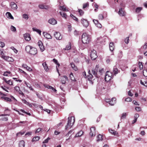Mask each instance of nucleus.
Returning a JSON list of instances; mask_svg holds the SVG:
<instances>
[{
  "instance_id": "f257e3e1",
  "label": "nucleus",
  "mask_w": 147,
  "mask_h": 147,
  "mask_svg": "<svg viewBox=\"0 0 147 147\" xmlns=\"http://www.w3.org/2000/svg\"><path fill=\"white\" fill-rule=\"evenodd\" d=\"M103 69L99 68V65H97L96 66L95 68L92 69V72L94 76L96 78H99L101 75Z\"/></svg>"
},
{
  "instance_id": "f03ea898",
  "label": "nucleus",
  "mask_w": 147,
  "mask_h": 147,
  "mask_svg": "<svg viewBox=\"0 0 147 147\" xmlns=\"http://www.w3.org/2000/svg\"><path fill=\"white\" fill-rule=\"evenodd\" d=\"M91 38L90 36L87 33L85 32L82 34V40L83 43L88 44L91 41Z\"/></svg>"
},
{
  "instance_id": "7ed1b4c3",
  "label": "nucleus",
  "mask_w": 147,
  "mask_h": 147,
  "mask_svg": "<svg viewBox=\"0 0 147 147\" xmlns=\"http://www.w3.org/2000/svg\"><path fill=\"white\" fill-rule=\"evenodd\" d=\"M26 51L31 55H34L37 53V49L29 45L27 46L25 48Z\"/></svg>"
},
{
  "instance_id": "20e7f679",
  "label": "nucleus",
  "mask_w": 147,
  "mask_h": 147,
  "mask_svg": "<svg viewBox=\"0 0 147 147\" xmlns=\"http://www.w3.org/2000/svg\"><path fill=\"white\" fill-rule=\"evenodd\" d=\"M112 73L110 71H107L105 74V79L106 81L108 82L110 81L112 78Z\"/></svg>"
},
{
  "instance_id": "39448f33",
  "label": "nucleus",
  "mask_w": 147,
  "mask_h": 147,
  "mask_svg": "<svg viewBox=\"0 0 147 147\" xmlns=\"http://www.w3.org/2000/svg\"><path fill=\"white\" fill-rule=\"evenodd\" d=\"M72 117H69L68 119V122L67 125L65 126V129L66 130L68 129L69 128H70L73 125V123L75 121V119H73V122L71 123V119Z\"/></svg>"
},
{
  "instance_id": "423d86ee",
  "label": "nucleus",
  "mask_w": 147,
  "mask_h": 147,
  "mask_svg": "<svg viewBox=\"0 0 147 147\" xmlns=\"http://www.w3.org/2000/svg\"><path fill=\"white\" fill-rule=\"evenodd\" d=\"M90 56L92 60H95L97 57L98 56L95 50L92 49L90 53Z\"/></svg>"
},
{
  "instance_id": "0eeeda50",
  "label": "nucleus",
  "mask_w": 147,
  "mask_h": 147,
  "mask_svg": "<svg viewBox=\"0 0 147 147\" xmlns=\"http://www.w3.org/2000/svg\"><path fill=\"white\" fill-rule=\"evenodd\" d=\"M54 36L58 40H60L62 38V36L59 32H56L54 34Z\"/></svg>"
},
{
  "instance_id": "6e6552de",
  "label": "nucleus",
  "mask_w": 147,
  "mask_h": 147,
  "mask_svg": "<svg viewBox=\"0 0 147 147\" xmlns=\"http://www.w3.org/2000/svg\"><path fill=\"white\" fill-rule=\"evenodd\" d=\"M90 135L91 137L95 136V128L94 127H92L90 128Z\"/></svg>"
},
{
  "instance_id": "1a4fd4ad",
  "label": "nucleus",
  "mask_w": 147,
  "mask_h": 147,
  "mask_svg": "<svg viewBox=\"0 0 147 147\" xmlns=\"http://www.w3.org/2000/svg\"><path fill=\"white\" fill-rule=\"evenodd\" d=\"M118 13L120 16H125L126 13L124 9L121 8L119 9V11L118 12Z\"/></svg>"
},
{
  "instance_id": "9d476101",
  "label": "nucleus",
  "mask_w": 147,
  "mask_h": 147,
  "mask_svg": "<svg viewBox=\"0 0 147 147\" xmlns=\"http://www.w3.org/2000/svg\"><path fill=\"white\" fill-rule=\"evenodd\" d=\"M81 23L85 27H87L89 25L88 21L86 19L82 18L81 19Z\"/></svg>"
},
{
  "instance_id": "9b49d317",
  "label": "nucleus",
  "mask_w": 147,
  "mask_h": 147,
  "mask_svg": "<svg viewBox=\"0 0 147 147\" xmlns=\"http://www.w3.org/2000/svg\"><path fill=\"white\" fill-rule=\"evenodd\" d=\"M38 44L41 51L42 52L44 51L45 49L42 41L40 40L39 41Z\"/></svg>"
},
{
  "instance_id": "f8f14e48",
  "label": "nucleus",
  "mask_w": 147,
  "mask_h": 147,
  "mask_svg": "<svg viewBox=\"0 0 147 147\" xmlns=\"http://www.w3.org/2000/svg\"><path fill=\"white\" fill-rule=\"evenodd\" d=\"M68 80L67 77L66 76H64L61 77V82L63 84H65L66 80Z\"/></svg>"
},
{
  "instance_id": "ddd939ff",
  "label": "nucleus",
  "mask_w": 147,
  "mask_h": 147,
  "mask_svg": "<svg viewBox=\"0 0 147 147\" xmlns=\"http://www.w3.org/2000/svg\"><path fill=\"white\" fill-rule=\"evenodd\" d=\"M43 34L44 37L47 39H51L52 38V37L51 35L49 34L46 32H44Z\"/></svg>"
},
{
  "instance_id": "4468645a",
  "label": "nucleus",
  "mask_w": 147,
  "mask_h": 147,
  "mask_svg": "<svg viewBox=\"0 0 147 147\" xmlns=\"http://www.w3.org/2000/svg\"><path fill=\"white\" fill-rule=\"evenodd\" d=\"M3 57L4 58L3 59L7 61L12 62L14 61L13 59L11 57L6 56H3Z\"/></svg>"
},
{
  "instance_id": "2eb2a0df",
  "label": "nucleus",
  "mask_w": 147,
  "mask_h": 147,
  "mask_svg": "<svg viewBox=\"0 0 147 147\" xmlns=\"http://www.w3.org/2000/svg\"><path fill=\"white\" fill-rule=\"evenodd\" d=\"M116 98H115L113 97L110 100V101L109 103V104L111 105H113L114 104L116 103Z\"/></svg>"
},
{
  "instance_id": "dca6fc26",
  "label": "nucleus",
  "mask_w": 147,
  "mask_h": 147,
  "mask_svg": "<svg viewBox=\"0 0 147 147\" xmlns=\"http://www.w3.org/2000/svg\"><path fill=\"white\" fill-rule=\"evenodd\" d=\"M49 22L53 25H54L57 24V21L53 18H51L49 20Z\"/></svg>"
},
{
  "instance_id": "f3484780",
  "label": "nucleus",
  "mask_w": 147,
  "mask_h": 147,
  "mask_svg": "<svg viewBox=\"0 0 147 147\" xmlns=\"http://www.w3.org/2000/svg\"><path fill=\"white\" fill-rule=\"evenodd\" d=\"M24 37L25 40L27 41H29L31 39L30 35L28 34H25Z\"/></svg>"
},
{
  "instance_id": "a211bd4d",
  "label": "nucleus",
  "mask_w": 147,
  "mask_h": 147,
  "mask_svg": "<svg viewBox=\"0 0 147 147\" xmlns=\"http://www.w3.org/2000/svg\"><path fill=\"white\" fill-rule=\"evenodd\" d=\"M10 5L11 8L13 9H16L17 8V5L13 2L11 3Z\"/></svg>"
},
{
  "instance_id": "6ab92c4d",
  "label": "nucleus",
  "mask_w": 147,
  "mask_h": 147,
  "mask_svg": "<svg viewBox=\"0 0 147 147\" xmlns=\"http://www.w3.org/2000/svg\"><path fill=\"white\" fill-rule=\"evenodd\" d=\"M25 146V142L23 140L20 141L18 145V147H24Z\"/></svg>"
},
{
  "instance_id": "aec40b11",
  "label": "nucleus",
  "mask_w": 147,
  "mask_h": 147,
  "mask_svg": "<svg viewBox=\"0 0 147 147\" xmlns=\"http://www.w3.org/2000/svg\"><path fill=\"white\" fill-rule=\"evenodd\" d=\"M42 65L43 66L45 71H47L49 70V69L46 62H45L43 63H42Z\"/></svg>"
},
{
  "instance_id": "412c9836",
  "label": "nucleus",
  "mask_w": 147,
  "mask_h": 147,
  "mask_svg": "<svg viewBox=\"0 0 147 147\" xmlns=\"http://www.w3.org/2000/svg\"><path fill=\"white\" fill-rule=\"evenodd\" d=\"M109 48L110 50L113 51L114 49V43L113 42H111L109 44Z\"/></svg>"
},
{
  "instance_id": "4be33fe9",
  "label": "nucleus",
  "mask_w": 147,
  "mask_h": 147,
  "mask_svg": "<svg viewBox=\"0 0 147 147\" xmlns=\"http://www.w3.org/2000/svg\"><path fill=\"white\" fill-rule=\"evenodd\" d=\"M39 8L42 9H48L49 7L47 6H45L43 4H40L38 5Z\"/></svg>"
},
{
  "instance_id": "5701e85b",
  "label": "nucleus",
  "mask_w": 147,
  "mask_h": 147,
  "mask_svg": "<svg viewBox=\"0 0 147 147\" xmlns=\"http://www.w3.org/2000/svg\"><path fill=\"white\" fill-rule=\"evenodd\" d=\"M22 101L23 103L28 105L30 107H32V104L29 102H28L26 100L23 99L22 100Z\"/></svg>"
},
{
  "instance_id": "b1692460",
  "label": "nucleus",
  "mask_w": 147,
  "mask_h": 147,
  "mask_svg": "<svg viewBox=\"0 0 147 147\" xmlns=\"http://www.w3.org/2000/svg\"><path fill=\"white\" fill-rule=\"evenodd\" d=\"M109 131L110 133L115 136L117 135L118 134L117 132L115 131L114 130H113L111 129H109Z\"/></svg>"
},
{
  "instance_id": "393cba45",
  "label": "nucleus",
  "mask_w": 147,
  "mask_h": 147,
  "mask_svg": "<svg viewBox=\"0 0 147 147\" xmlns=\"http://www.w3.org/2000/svg\"><path fill=\"white\" fill-rule=\"evenodd\" d=\"M83 132L82 131H80L78 132L75 136L76 137H79L81 136L82 135H83Z\"/></svg>"
},
{
  "instance_id": "a878e982",
  "label": "nucleus",
  "mask_w": 147,
  "mask_h": 147,
  "mask_svg": "<svg viewBox=\"0 0 147 147\" xmlns=\"http://www.w3.org/2000/svg\"><path fill=\"white\" fill-rule=\"evenodd\" d=\"M102 135L100 134H99L97 137V141L99 142L100 141H102Z\"/></svg>"
},
{
  "instance_id": "bb28decb",
  "label": "nucleus",
  "mask_w": 147,
  "mask_h": 147,
  "mask_svg": "<svg viewBox=\"0 0 147 147\" xmlns=\"http://www.w3.org/2000/svg\"><path fill=\"white\" fill-rule=\"evenodd\" d=\"M69 77L71 80L73 81H76V80H75V79L73 73L72 72H71L69 74Z\"/></svg>"
},
{
  "instance_id": "cd10ccee",
  "label": "nucleus",
  "mask_w": 147,
  "mask_h": 147,
  "mask_svg": "<svg viewBox=\"0 0 147 147\" xmlns=\"http://www.w3.org/2000/svg\"><path fill=\"white\" fill-rule=\"evenodd\" d=\"M71 66L72 68L75 71L77 70L78 69L77 67L75 65V64H74V63H73V62L71 63Z\"/></svg>"
},
{
  "instance_id": "c85d7f7f",
  "label": "nucleus",
  "mask_w": 147,
  "mask_h": 147,
  "mask_svg": "<svg viewBox=\"0 0 147 147\" xmlns=\"http://www.w3.org/2000/svg\"><path fill=\"white\" fill-rule=\"evenodd\" d=\"M1 98H2L7 101L9 102L11 101V99L8 97L2 96L1 97Z\"/></svg>"
},
{
  "instance_id": "c756f323",
  "label": "nucleus",
  "mask_w": 147,
  "mask_h": 147,
  "mask_svg": "<svg viewBox=\"0 0 147 147\" xmlns=\"http://www.w3.org/2000/svg\"><path fill=\"white\" fill-rule=\"evenodd\" d=\"M60 14L62 16V17L64 18H66L67 16V14L64 12L62 11L60 12H59Z\"/></svg>"
},
{
  "instance_id": "7c9ffc66",
  "label": "nucleus",
  "mask_w": 147,
  "mask_h": 147,
  "mask_svg": "<svg viewBox=\"0 0 147 147\" xmlns=\"http://www.w3.org/2000/svg\"><path fill=\"white\" fill-rule=\"evenodd\" d=\"M40 139V137L39 136H36L34 137L32 140V142L34 141H38Z\"/></svg>"
},
{
  "instance_id": "2f4dec72",
  "label": "nucleus",
  "mask_w": 147,
  "mask_h": 147,
  "mask_svg": "<svg viewBox=\"0 0 147 147\" xmlns=\"http://www.w3.org/2000/svg\"><path fill=\"white\" fill-rule=\"evenodd\" d=\"M6 15L8 17L12 19H14L13 17L11 15V13L9 12H7L6 13Z\"/></svg>"
},
{
  "instance_id": "473e14b6",
  "label": "nucleus",
  "mask_w": 147,
  "mask_h": 147,
  "mask_svg": "<svg viewBox=\"0 0 147 147\" xmlns=\"http://www.w3.org/2000/svg\"><path fill=\"white\" fill-rule=\"evenodd\" d=\"M88 73L89 75H88L87 76L88 79V80H90L91 79H92L93 77V76L92 75V74L90 73V70H89L88 71Z\"/></svg>"
},
{
  "instance_id": "72a5a7b5",
  "label": "nucleus",
  "mask_w": 147,
  "mask_h": 147,
  "mask_svg": "<svg viewBox=\"0 0 147 147\" xmlns=\"http://www.w3.org/2000/svg\"><path fill=\"white\" fill-rule=\"evenodd\" d=\"M45 87L48 88L49 89H52L55 92H56L57 91V90L55 89L54 88L52 87L51 86L47 85V86H45Z\"/></svg>"
},
{
  "instance_id": "f704fd0d",
  "label": "nucleus",
  "mask_w": 147,
  "mask_h": 147,
  "mask_svg": "<svg viewBox=\"0 0 147 147\" xmlns=\"http://www.w3.org/2000/svg\"><path fill=\"white\" fill-rule=\"evenodd\" d=\"M32 29L34 31L37 32L40 35H41V31L40 30L35 28H33Z\"/></svg>"
},
{
  "instance_id": "c9c22d12",
  "label": "nucleus",
  "mask_w": 147,
  "mask_h": 147,
  "mask_svg": "<svg viewBox=\"0 0 147 147\" xmlns=\"http://www.w3.org/2000/svg\"><path fill=\"white\" fill-rule=\"evenodd\" d=\"M71 44L70 42L69 43V45H67L65 48V50H70L71 48Z\"/></svg>"
},
{
  "instance_id": "e433bc0d",
  "label": "nucleus",
  "mask_w": 147,
  "mask_h": 147,
  "mask_svg": "<svg viewBox=\"0 0 147 147\" xmlns=\"http://www.w3.org/2000/svg\"><path fill=\"white\" fill-rule=\"evenodd\" d=\"M127 114L126 113H123L122 115V116L121 117V119H125L127 115Z\"/></svg>"
},
{
  "instance_id": "4c0bfd02",
  "label": "nucleus",
  "mask_w": 147,
  "mask_h": 147,
  "mask_svg": "<svg viewBox=\"0 0 147 147\" xmlns=\"http://www.w3.org/2000/svg\"><path fill=\"white\" fill-rule=\"evenodd\" d=\"M118 69L117 68L115 67H114L113 70V72L114 74L115 75L117 74L118 73Z\"/></svg>"
},
{
  "instance_id": "58836bf2",
  "label": "nucleus",
  "mask_w": 147,
  "mask_h": 147,
  "mask_svg": "<svg viewBox=\"0 0 147 147\" xmlns=\"http://www.w3.org/2000/svg\"><path fill=\"white\" fill-rule=\"evenodd\" d=\"M60 9L62 10L63 11H68V9L64 7L63 6H60Z\"/></svg>"
},
{
  "instance_id": "ea45409f",
  "label": "nucleus",
  "mask_w": 147,
  "mask_h": 147,
  "mask_svg": "<svg viewBox=\"0 0 147 147\" xmlns=\"http://www.w3.org/2000/svg\"><path fill=\"white\" fill-rule=\"evenodd\" d=\"M3 49H0V54L1 55V57L3 59V56H5L3 51Z\"/></svg>"
},
{
  "instance_id": "a19ab883",
  "label": "nucleus",
  "mask_w": 147,
  "mask_h": 147,
  "mask_svg": "<svg viewBox=\"0 0 147 147\" xmlns=\"http://www.w3.org/2000/svg\"><path fill=\"white\" fill-rule=\"evenodd\" d=\"M70 16L71 17V18L75 20L77 22L78 21V19L76 17L74 16L73 14H71L70 15Z\"/></svg>"
},
{
  "instance_id": "79ce46f5",
  "label": "nucleus",
  "mask_w": 147,
  "mask_h": 147,
  "mask_svg": "<svg viewBox=\"0 0 147 147\" xmlns=\"http://www.w3.org/2000/svg\"><path fill=\"white\" fill-rule=\"evenodd\" d=\"M142 9L141 7H137L136 10V12L137 13H138L142 10Z\"/></svg>"
},
{
  "instance_id": "37998d69",
  "label": "nucleus",
  "mask_w": 147,
  "mask_h": 147,
  "mask_svg": "<svg viewBox=\"0 0 147 147\" xmlns=\"http://www.w3.org/2000/svg\"><path fill=\"white\" fill-rule=\"evenodd\" d=\"M139 67L140 68V70L142 69L143 68V65L142 62H139L138 63Z\"/></svg>"
},
{
  "instance_id": "c03bdc74",
  "label": "nucleus",
  "mask_w": 147,
  "mask_h": 147,
  "mask_svg": "<svg viewBox=\"0 0 147 147\" xmlns=\"http://www.w3.org/2000/svg\"><path fill=\"white\" fill-rule=\"evenodd\" d=\"M6 83L10 85H13L12 81L11 80H7Z\"/></svg>"
},
{
  "instance_id": "a18cd8bd",
  "label": "nucleus",
  "mask_w": 147,
  "mask_h": 147,
  "mask_svg": "<svg viewBox=\"0 0 147 147\" xmlns=\"http://www.w3.org/2000/svg\"><path fill=\"white\" fill-rule=\"evenodd\" d=\"M14 90L16 92H18L20 91V87L18 86H16L14 88Z\"/></svg>"
},
{
  "instance_id": "49530a36",
  "label": "nucleus",
  "mask_w": 147,
  "mask_h": 147,
  "mask_svg": "<svg viewBox=\"0 0 147 147\" xmlns=\"http://www.w3.org/2000/svg\"><path fill=\"white\" fill-rule=\"evenodd\" d=\"M1 87L5 91H6L7 92H9L7 90V89H9V88L8 87H6L5 86H1Z\"/></svg>"
},
{
  "instance_id": "de8ad7c7",
  "label": "nucleus",
  "mask_w": 147,
  "mask_h": 147,
  "mask_svg": "<svg viewBox=\"0 0 147 147\" xmlns=\"http://www.w3.org/2000/svg\"><path fill=\"white\" fill-rule=\"evenodd\" d=\"M20 111H21L22 112L24 113H25L26 114L28 115L29 116H31V114L30 113H28L27 112H26L23 109H20Z\"/></svg>"
},
{
  "instance_id": "09e8293b",
  "label": "nucleus",
  "mask_w": 147,
  "mask_h": 147,
  "mask_svg": "<svg viewBox=\"0 0 147 147\" xmlns=\"http://www.w3.org/2000/svg\"><path fill=\"white\" fill-rule=\"evenodd\" d=\"M89 5V4L88 2H87L86 3H84L83 5V9H84L86 7H88Z\"/></svg>"
},
{
  "instance_id": "8fccbe9b",
  "label": "nucleus",
  "mask_w": 147,
  "mask_h": 147,
  "mask_svg": "<svg viewBox=\"0 0 147 147\" xmlns=\"http://www.w3.org/2000/svg\"><path fill=\"white\" fill-rule=\"evenodd\" d=\"M98 18L100 20H102L104 18L103 15L101 14H99L98 15Z\"/></svg>"
},
{
  "instance_id": "3c124183",
  "label": "nucleus",
  "mask_w": 147,
  "mask_h": 147,
  "mask_svg": "<svg viewBox=\"0 0 147 147\" xmlns=\"http://www.w3.org/2000/svg\"><path fill=\"white\" fill-rule=\"evenodd\" d=\"M23 17L26 20H28V15L24 14L23 15Z\"/></svg>"
},
{
  "instance_id": "603ef678",
  "label": "nucleus",
  "mask_w": 147,
  "mask_h": 147,
  "mask_svg": "<svg viewBox=\"0 0 147 147\" xmlns=\"http://www.w3.org/2000/svg\"><path fill=\"white\" fill-rule=\"evenodd\" d=\"M11 49L13 50L16 53H18V50L16 49L14 47H11Z\"/></svg>"
},
{
  "instance_id": "864d4df0",
  "label": "nucleus",
  "mask_w": 147,
  "mask_h": 147,
  "mask_svg": "<svg viewBox=\"0 0 147 147\" xmlns=\"http://www.w3.org/2000/svg\"><path fill=\"white\" fill-rule=\"evenodd\" d=\"M11 29L12 31L13 32L16 31V28L13 26H11Z\"/></svg>"
},
{
  "instance_id": "5fc2aeb1",
  "label": "nucleus",
  "mask_w": 147,
  "mask_h": 147,
  "mask_svg": "<svg viewBox=\"0 0 147 147\" xmlns=\"http://www.w3.org/2000/svg\"><path fill=\"white\" fill-rule=\"evenodd\" d=\"M126 44H128L129 42V37H126L124 40Z\"/></svg>"
},
{
  "instance_id": "6e6d98bb",
  "label": "nucleus",
  "mask_w": 147,
  "mask_h": 147,
  "mask_svg": "<svg viewBox=\"0 0 147 147\" xmlns=\"http://www.w3.org/2000/svg\"><path fill=\"white\" fill-rule=\"evenodd\" d=\"M8 119L7 117H3L1 118L0 120L3 121H7Z\"/></svg>"
},
{
  "instance_id": "4d7b16f0",
  "label": "nucleus",
  "mask_w": 147,
  "mask_h": 147,
  "mask_svg": "<svg viewBox=\"0 0 147 147\" xmlns=\"http://www.w3.org/2000/svg\"><path fill=\"white\" fill-rule=\"evenodd\" d=\"M125 101L127 102H130L132 101V99L130 97H128L125 99Z\"/></svg>"
},
{
  "instance_id": "13d9d810",
  "label": "nucleus",
  "mask_w": 147,
  "mask_h": 147,
  "mask_svg": "<svg viewBox=\"0 0 147 147\" xmlns=\"http://www.w3.org/2000/svg\"><path fill=\"white\" fill-rule=\"evenodd\" d=\"M5 46V44L3 42H0V47L2 48L3 47Z\"/></svg>"
},
{
  "instance_id": "bf43d9fd",
  "label": "nucleus",
  "mask_w": 147,
  "mask_h": 147,
  "mask_svg": "<svg viewBox=\"0 0 147 147\" xmlns=\"http://www.w3.org/2000/svg\"><path fill=\"white\" fill-rule=\"evenodd\" d=\"M50 139V138H48L43 142V143H47L48 142L49 140Z\"/></svg>"
},
{
  "instance_id": "052dcab7",
  "label": "nucleus",
  "mask_w": 147,
  "mask_h": 147,
  "mask_svg": "<svg viewBox=\"0 0 147 147\" xmlns=\"http://www.w3.org/2000/svg\"><path fill=\"white\" fill-rule=\"evenodd\" d=\"M79 32L76 30H75L74 32V34L75 35L77 36L79 35Z\"/></svg>"
},
{
  "instance_id": "680f3d73",
  "label": "nucleus",
  "mask_w": 147,
  "mask_h": 147,
  "mask_svg": "<svg viewBox=\"0 0 147 147\" xmlns=\"http://www.w3.org/2000/svg\"><path fill=\"white\" fill-rule=\"evenodd\" d=\"M79 12L81 16L83 15L84 13V11L81 9L79 10Z\"/></svg>"
},
{
  "instance_id": "e2e57ef3",
  "label": "nucleus",
  "mask_w": 147,
  "mask_h": 147,
  "mask_svg": "<svg viewBox=\"0 0 147 147\" xmlns=\"http://www.w3.org/2000/svg\"><path fill=\"white\" fill-rule=\"evenodd\" d=\"M27 70L30 71H32V69L30 67L27 66L26 69Z\"/></svg>"
},
{
  "instance_id": "0e129e2a",
  "label": "nucleus",
  "mask_w": 147,
  "mask_h": 147,
  "mask_svg": "<svg viewBox=\"0 0 147 147\" xmlns=\"http://www.w3.org/2000/svg\"><path fill=\"white\" fill-rule=\"evenodd\" d=\"M10 73H11V72L10 71H6V72H4L3 75V76H8L7 73L10 74Z\"/></svg>"
},
{
  "instance_id": "69168bd1",
  "label": "nucleus",
  "mask_w": 147,
  "mask_h": 147,
  "mask_svg": "<svg viewBox=\"0 0 147 147\" xmlns=\"http://www.w3.org/2000/svg\"><path fill=\"white\" fill-rule=\"evenodd\" d=\"M147 47V43L146 42L144 45L143 46V49H146Z\"/></svg>"
},
{
  "instance_id": "338daca9",
  "label": "nucleus",
  "mask_w": 147,
  "mask_h": 147,
  "mask_svg": "<svg viewBox=\"0 0 147 147\" xmlns=\"http://www.w3.org/2000/svg\"><path fill=\"white\" fill-rule=\"evenodd\" d=\"M17 92L20 95L24 96V94L23 93L21 90H20V91H18Z\"/></svg>"
},
{
  "instance_id": "774afa93",
  "label": "nucleus",
  "mask_w": 147,
  "mask_h": 147,
  "mask_svg": "<svg viewBox=\"0 0 147 147\" xmlns=\"http://www.w3.org/2000/svg\"><path fill=\"white\" fill-rule=\"evenodd\" d=\"M96 26L97 27L99 28H101L102 27L101 24L99 23H98L96 25Z\"/></svg>"
}]
</instances>
